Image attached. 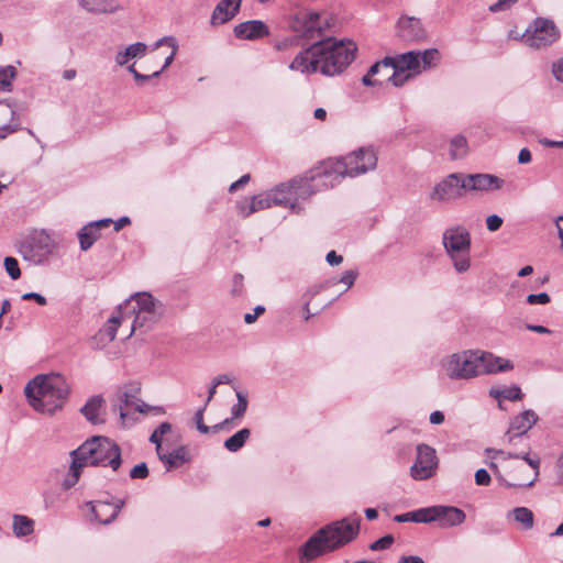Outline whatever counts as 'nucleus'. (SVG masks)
Masks as SVG:
<instances>
[{"mask_svg": "<svg viewBox=\"0 0 563 563\" xmlns=\"http://www.w3.org/2000/svg\"><path fill=\"white\" fill-rule=\"evenodd\" d=\"M139 393L140 387L137 385L125 386L119 390L114 406L120 412L122 423H125L132 412L143 413L150 410L151 407L139 398Z\"/></svg>", "mask_w": 563, "mask_h": 563, "instance_id": "obj_13", "label": "nucleus"}, {"mask_svg": "<svg viewBox=\"0 0 563 563\" xmlns=\"http://www.w3.org/2000/svg\"><path fill=\"white\" fill-rule=\"evenodd\" d=\"M327 262L331 265V266H334V265H339L343 262V257L339 254H336L335 251H331L327 254V257H325Z\"/></svg>", "mask_w": 563, "mask_h": 563, "instance_id": "obj_63", "label": "nucleus"}, {"mask_svg": "<svg viewBox=\"0 0 563 563\" xmlns=\"http://www.w3.org/2000/svg\"><path fill=\"white\" fill-rule=\"evenodd\" d=\"M13 66L0 67V90H8L11 87V80L15 76Z\"/></svg>", "mask_w": 563, "mask_h": 563, "instance_id": "obj_45", "label": "nucleus"}, {"mask_svg": "<svg viewBox=\"0 0 563 563\" xmlns=\"http://www.w3.org/2000/svg\"><path fill=\"white\" fill-rule=\"evenodd\" d=\"M531 159H532L531 152L527 147L521 148L519 152V155H518V163L519 164H529L531 162Z\"/></svg>", "mask_w": 563, "mask_h": 563, "instance_id": "obj_62", "label": "nucleus"}, {"mask_svg": "<svg viewBox=\"0 0 563 563\" xmlns=\"http://www.w3.org/2000/svg\"><path fill=\"white\" fill-rule=\"evenodd\" d=\"M82 467V463L80 462V459H77L76 456H71V464L69 468V474L64 479L63 486L64 488L68 489L77 484L80 477V473Z\"/></svg>", "mask_w": 563, "mask_h": 563, "instance_id": "obj_38", "label": "nucleus"}, {"mask_svg": "<svg viewBox=\"0 0 563 563\" xmlns=\"http://www.w3.org/2000/svg\"><path fill=\"white\" fill-rule=\"evenodd\" d=\"M70 385L60 374L37 375L24 387L29 405L37 412L53 416L60 411L70 395Z\"/></svg>", "mask_w": 563, "mask_h": 563, "instance_id": "obj_4", "label": "nucleus"}, {"mask_svg": "<svg viewBox=\"0 0 563 563\" xmlns=\"http://www.w3.org/2000/svg\"><path fill=\"white\" fill-rule=\"evenodd\" d=\"M467 141L463 135H455L450 142V156L459 159L467 154Z\"/></svg>", "mask_w": 563, "mask_h": 563, "instance_id": "obj_39", "label": "nucleus"}, {"mask_svg": "<svg viewBox=\"0 0 563 563\" xmlns=\"http://www.w3.org/2000/svg\"><path fill=\"white\" fill-rule=\"evenodd\" d=\"M250 437H251V430L247 428H243V429L239 430L236 433H234L233 435H231L230 438H228L224 441L223 445L229 452L235 453L244 446V444L250 439Z\"/></svg>", "mask_w": 563, "mask_h": 563, "instance_id": "obj_34", "label": "nucleus"}, {"mask_svg": "<svg viewBox=\"0 0 563 563\" xmlns=\"http://www.w3.org/2000/svg\"><path fill=\"white\" fill-rule=\"evenodd\" d=\"M518 0H497V2L489 5V11L500 12L508 10Z\"/></svg>", "mask_w": 563, "mask_h": 563, "instance_id": "obj_55", "label": "nucleus"}, {"mask_svg": "<svg viewBox=\"0 0 563 563\" xmlns=\"http://www.w3.org/2000/svg\"><path fill=\"white\" fill-rule=\"evenodd\" d=\"M489 396L497 400L505 399L516 401L522 399L523 394L519 386L512 385L504 388H490Z\"/></svg>", "mask_w": 563, "mask_h": 563, "instance_id": "obj_33", "label": "nucleus"}, {"mask_svg": "<svg viewBox=\"0 0 563 563\" xmlns=\"http://www.w3.org/2000/svg\"><path fill=\"white\" fill-rule=\"evenodd\" d=\"M128 321V318L123 310H118V314L112 316L104 328H102L98 334L97 338L100 342L103 344L110 343L115 339L118 327L122 323Z\"/></svg>", "mask_w": 563, "mask_h": 563, "instance_id": "obj_28", "label": "nucleus"}, {"mask_svg": "<svg viewBox=\"0 0 563 563\" xmlns=\"http://www.w3.org/2000/svg\"><path fill=\"white\" fill-rule=\"evenodd\" d=\"M271 207L272 205L268 199L267 191L260 194L257 196H253L249 201L242 200L236 203L238 213L243 218H247L252 213Z\"/></svg>", "mask_w": 563, "mask_h": 563, "instance_id": "obj_23", "label": "nucleus"}, {"mask_svg": "<svg viewBox=\"0 0 563 563\" xmlns=\"http://www.w3.org/2000/svg\"><path fill=\"white\" fill-rule=\"evenodd\" d=\"M150 441L155 444V450L157 455L161 454L164 451L163 448V438L159 437L157 433L153 431V433L150 437Z\"/></svg>", "mask_w": 563, "mask_h": 563, "instance_id": "obj_61", "label": "nucleus"}, {"mask_svg": "<svg viewBox=\"0 0 563 563\" xmlns=\"http://www.w3.org/2000/svg\"><path fill=\"white\" fill-rule=\"evenodd\" d=\"M203 413H205V408H199L195 413L194 420H195L198 431L206 434L210 431V427L205 424Z\"/></svg>", "mask_w": 563, "mask_h": 563, "instance_id": "obj_52", "label": "nucleus"}, {"mask_svg": "<svg viewBox=\"0 0 563 563\" xmlns=\"http://www.w3.org/2000/svg\"><path fill=\"white\" fill-rule=\"evenodd\" d=\"M22 300H34L40 306H46V298L37 292H25L22 295Z\"/></svg>", "mask_w": 563, "mask_h": 563, "instance_id": "obj_58", "label": "nucleus"}, {"mask_svg": "<svg viewBox=\"0 0 563 563\" xmlns=\"http://www.w3.org/2000/svg\"><path fill=\"white\" fill-rule=\"evenodd\" d=\"M21 128H20V124L16 122H11L9 124H4L2 126H0V140H4L9 134H12L16 131H19Z\"/></svg>", "mask_w": 563, "mask_h": 563, "instance_id": "obj_56", "label": "nucleus"}, {"mask_svg": "<svg viewBox=\"0 0 563 563\" xmlns=\"http://www.w3.org/2000/svg\"><path fill=\"white\" fill-rule=\"evenodd\" d=\"M235 395L238 402L232 407L231 415L232 419H241L247 410L249 400L247 396L241 390L235 389Z\"/></svg>", "mask_w": 563, "mask_h": 563, "instance_id": "obj_41", "label": "nucleus"}, {"mask_svg": "<svg viewBox=\"0 0 563 563\" xmlns=\"http://www.w3.org/2000/svg\"><path fill=\"white\" fill-rule=\"evenodd\" d=\"M552 74L559 82L563 84V58L552 63Z\"/></svg>", "mask_w": 563, "mask_h": 563, "instance_id": "obj_57", "label": "nucleus"}, {"mask_svg": "<svg viewBox=\"0 0 563 563\" xmlns=\"http://www.w3.org/2000/svg\"><path fill=\"white\" fill-rule=\"evenodd\" d=\"M394 521L396 522H416V510L415 511H409V512H406V514H401V515H396L394 517Z\"/></svg>", "mask_w": 563, "mask_h": 563, "instance_id": "obj_60", "label": "nucleus"}, {"mask_svg": "<svg viewBox=\"0 0 563 563\" xmlns=\"http://www.w3.org/2000/svg\"><path fill=\"white\" fill-rule=\"evenodd\" d=\"M104 399L100 395L90 397L80 409L84 417L92 424H99L104 421L102 417Z\"/></svg>", "mask_w": 563, "mask_h": 563, "instance_id": "obj_26", "label": "nucleus"}, {"mask_svg": "<svg viewBox=\"0 0 563 563\" xmlns=\"http://www.w3.org/2000/svg\"><path fill=\"white\" fill-rule=\"evenodd\" d=\"M89 505L91 506L93 518L102 525H109L118 517L124 501L118 499L115 503L97 501L95 504L89 503Z\"/></svg>", "mask_w": 563, "mask_h": 563, "instance_id": "obj_20", "label": "nucleus"}, {"mask_svg": "<svg viewBox=\"0 0 563 563\" xmlns=\"http://www.w3.org/2000/svg\"><path fill=\"white\" fill-rule=\"evenodd\" d=\"M317 181L311 180V172L301 179H294L288 184H280L267 191L272 206L288 207L292 212H299L298 198H307L319 190L314 188Z\"/></svg>", "mask_w": 563, "mask_h": 563, "instance_id": "obj_8", "label": "nucleus"}, {"mask_svg": "<svg viewBox=\"0 0 563 563\" xmlns=\"http://www.w3.org/2000/svg\"><path fill=\"white\" fill-rule=\"evenodd\" d=\"M419 59L421 71L427 70L438 64L440 59V54L435 48H429L423 52L419 51Z\"/></svg>", "mask_w": 563, "mask_h": 563, "instance_id": "obj_40", "label": "nucleus"}, {"mask_svg": "<svg viewBox=\"0 0 563 563\" xmlns=\"http://www.w3.org/2000/svg\"><path fill=\"white\" fill-rule=\"evenodd\" d=\"M437 506L420 508L416 510V522L430 523L437 522Z\"/></svg>", "mask_w": 563, "mask_h": 563, "instance_id": "obj_43", "label": "nucleus"}, {"mask_svg": "<svg viewBox=\"0 0 563 563\" xmlns=\"http://www.w3.org/2000/svg\"><path fill=\"white\" fill-rule=\"evenodd\" d=\"M393 64L407 73L412 71L413 75L421 73L419 51H410L401 54L397 58H394Z\"/></svg>", "mask_w": 563, "mask_h": 563, "instance_id": "obj_31", "label": "nucleus"}, {"mask_svg": "<svg viewBox=\"0 0 563 563\" xmlns=\"http://www.w3.org/2000/svg\"><path fill=\"white\" fill-rule=\"evenodd\" d=\"M393 63H394L393 57H385L380 62H376L368 69L369 76L379 75L382 71H386L387 74L390 73V70L394 67Z\"/></svg>", "mask_w": 563, "mask_h": 563, "instance_id": "obj_44", "label": "nucleus"}, {"mask_svg": "<svg viewBox=\"0 0 563 563\" xmlns=\"http://www.w3.org/2000/svg\"><path fill=\"white\" fill-rule=\"evenodd\" d=\"M466 190L494 191L499 190L504 180L492 174H470L464 176Z\"/></svg>", "mask_w": 563, "mask_h": 563, "instance_id": "obj_17", "label": "nucleus"}, {"mask_svg": "<svg viewBox=\"0 0 563 563\" xmlns=\"http://www.w3.org/2000/svg\"><path fill=\"white\" fill-rule=\"evenodd\" d=\"M71 456L80 459L84 466H109L118 471L121 466V449L106 437H92L71 451Z\"/></svg>", "mask_w": 563, "mask_h": 563, "instance_id": "obj_5", "label": "nucleus"}, {"mask_svg": "<svg viewBox=\"0 0 563 563\" xmlns=\"http://www.w3.org/2000/svg\"><path fill=\"white\" fill-rule=\"evenodd\" d=\"M242 0H221L211 16L212 24H223L230 21L239 11Z\"/></svg>", "mask_w": 563, "mask_h": 563, "instance_id": "obj_24", "label": "nucleus"}, {"mask_svg": "<svg viewBox=\"0 0 563 563\" xmlns=\"http://www.w3.org/2000/svg\"><path fill=\"white\" fill-rule=\"evenodd\" d=\"M250 179H251L250 174L243 175L240 179H238L236 181H234L230 185L229 191L234 192V191L239 190L240 188L245 186L250 181Z\"/></svg>", "mask_w": 563, "mask_h": 563, "instance_id": "obj_59", "label": "nucleus"}, {"mask_svg": "<svg viewBox=\"0 0 563 563\" xmlns=\"http://www.w3.org/2000/svg\"><path fill=\"white\" fill-rule=\"evenodd\" d=\"M34 530V521L23 515L13 516V532L16 537H26Z\"/></svg>", "mask_w": 563, "mask_h": 563, "instance_id": "obj_36", "label": "nucleus"}, {"mask_svg": "<svg viewBox=\"0 0 563 563\" xmlns=\"http://www.w3.org/2000/svg\"><path fill=\"white\" fill-rule=\"evenodd\" d=\"M485 454L490 460H495L497 457H500L503 460L519 457V453H510V452H505L503 450H495L492 448L486 449Z\"/></svg>", "mask_w": 563, "mask_h": 563, "instance_id": "obj_48", "label": "nucleus"}, {"mask_svg": "<svg viewBox=\"0 0 563 563\" xmlns=\"http://www.w3.org/2000/svg\"><path fill=\"white\" fill-rule=\"evenodd\" d=\"M439 467L435 449L421 443L417 445V456L410 467V476L415 481H427L433 477Z\"/></svg>", "mask_w": 563, "mask_h": 563, "instance_id": "obj_12", "label": "nucleus"}, {"mask_svg": "<svg viewBox=\"0 0 563 563\" xmlns=\"http://www.w3.org/2000/svg\"><path fill=\"white\" fill-rule=\"evenodd\" d=\"M317 12L302 16V35L312 43V51L318 56L320 73L324 76L341 74L355 58L356 45L352 41H336L321 37L322 27Z\"/></svg>", "mask_w": 563, "mask_h": 563, "instance_id": "obj_1", "label": "nucleus"}, {"mask_svg": "<svg viewBox=\"0 0 563 563\" xmlns=\"http://www.w3.org/2000/svg\"><path fill=\"white\" fill-rule=\"evenodd\" d=\"M394 543V537L391 534H386L383 538L374 541L369 549L372 551H380L388 549Z\"/></svg>", "mask_w": 563, "mask_h": 563, "instance_id": "obj_49", "label": "nucleus"}, {"mask_svg": "<svg viewBox=\"0 0 563 563\" xmlns=\"http://www.w3.org/2000/svg\"><path fill=\"white\" fill-rule=\"evenodd\" d=\"M79 5L93 14L113 13L120 9L115 0H77Z\"/></svg>", "mask_w": 563, "mask_h": 563, "instance_id": "obj_29", "label": "nucleus"}, {"mask_svg": "<svg viewBox=\"0 0 563 563\" xmlns=\"http://www.w3.org/2000/svg\"><path fill=\"white\" fill-rule=\"evenodd\" d=\"M289 69L307 75L320 71L318 56L312 51V44L292 59Z\"/></svg>", "mask_w": 563, "mask_h": 563, "instance_id": "obj_21", "label": "nucleus"}, {"mask_svg": "<svg viewBox=\"0 0 563 563\" xmlns=\"http://www.w3.org/2000/svg\"><path fill=\"white\" fill-rule=\"evenodd\" d=\"M16 252L33 265L45 263L54 250V241L45 230L33 229L14 243Z\"/></svg>", "mask_w": 563, "mask_h": 563, "instance_id": "obj_7", "label": "nucleus"}, {"mask_svg": "<svg viewBox=\"0 0 563 563\" xmlns=\"http://www.w3.org/2000/svg\"><path fill=\"white\" fill-rule=\"evenodd\" d=\"M128 320H131V331L126 338L139 328H151L157 322L163 313L162 303L156 301L152 295L139 292L131 296L123 305H120Z\"/></svg>", "mask_w": 563, "mask_h": 563, "instance_id": "obj_6", "label": "nucleus"}, {"mask_svg": "<svg viewBox=\"0 0 563 563\" xmlns=\"http://www.w3.org/2000/svg\"><path fill=\"white\" fill-rule=\"evenodd\" d=\"M518 459L523 460L528 464V466L532 468V475L528 477L521 476L520 478L514 482H505V485L507 487H531L539 476L540 459H532L529 456L528 453H519Z\"/></svg>", "mask_w": 563, "mask_h": 563, "instance_id": "obj_27", "label": "nucleus"}, {"mask_svg": "<svg viewBox=\"0 0 563 563\" xmlns=\"http://www.w3.org/2000/svg\"><path fill=\"white\" fill-rule=\"evenodd\" d=\"M3 265L7 274L13 279L16 280L21 277V269L19 267L18 260L12 256H7L3 261Z\"/></svg>", "mask_w": 563, "mask_h": 563, "instance_id": "obj_46", "label": "nucleus"}, {"mask_svg": "<svg viewBox=\"0 0 563 563\" xmlns=\"http://www.w3.org/2000/svg\"><path fill=\"white\" fill-rule=\"evenodd\" d=\"M477 360V350H465L443 358L441 366L451 379H471L478 376Z\"/></svg>", "mask_w": 563, "mask_h": 563, "instance_id": "obj_10", "label": "nucleus"}, {"mask_svg": "<svg viewBox=\"0 0 563 563\" xmlns=\"http://www.w3.org/2000/svg\"><path fill=\"white\" fill-rule=\"evenodd\" d=\"M442 244L457 273L471 267V234L463 227L449 228L443 232Z\"/></svg>", "mask_w": 563, "mask_h": 563, "instance_id": "obj_9", "label": "nucleus"}, {"mask_svg": "<svg viewBox=\"0 0 563 563\" xmlns=\"http://www.w3.org/2000/svg\"><path fill=\"white\" fill-rule=\"evenodd\" d=\"M147 51V45L143 42H136L124 49L119 51L115 55V63L118 66H125L129 64L131 59L142 58L145 56Z\"/></svg>", "mask_w": 563, "mask_h": 563, "instance_id": "obj_30", "label": "nucleus"}, {"mask_svg": "<svg viewBox=\"0 0 563 563\" xmlns=\"http://www.w3.org/2000/svg\"><path fill=\"white\" fill-rule=\"evenodd\" d=\"M437 522L441 528H451L460 526L465 521V512L453 506H437Z\"/></svg>", "mask_w": 563, "mask_h": 563, "instance_id": "obj_22", "label": "nucleus"}, {"mask_svg": "<svg viewBox=\"0 0 563 563\" xmlns=\"http://www.w3.org/2000/svg\"><path fill=\"white\" fill-rule=\"evenodd\" d=\"M234 35L241 40L255 41L268 36V26L261 20H250L234 26Z\"/></svg>", "mask_w": 563, "mask_h": 563, "instance_id": "obj_19", "label": "nucleus"}, {"mask_svg": "<svg viewBox=\"0 0 563 563\" xmlns=\"http://www.w3.org/2000/svg\"><path fill=\"white\" fill-rule=\"evenodd\" d=\"M147 476L148 468L145 463H140L130 471V477L133 479H143L146 478Z\"/></svg>", "mask_w": 563, "mask_h": 563, "instance_id": "obj_50", "label": "nucleus"}, {"mask_svg": "<svg viewBox=\"0 0 563 563\" xmlns=\"http://www.w3.org/2000/svg\"><path fill=\"white\" fill-rule=\"evenodd\" d=\"M478 376L484 374H496L508 372L514 368V364L506 358L482 350H477Z\"/></svg>", "mask_w": 563, "mask_h": 563, "instance_id": "obj_15", "label": "nucleus"}, {"mask_svg": "<svg viewBox=\"0 0 563 563\" xmlns=\"http://www.w3.org/2000/svg\"><path fill=\"white\" fill-rule=\"evenodd\" d=\"M463 190H466L464 175L453 173L434 186L430 198L445 202L462 197Z\"/></svg>", "mask_w": 563, "mask_h": 563, "instance_id": "obj_14", "label": "nucleus"}, {"mask_svg": "<svg viewBox=\"0 0 563 563\" xmlns=\"http://www.w3.org/2000/svg\"><path fill=\"white\" fill-rule=\"evenodd\" d=\"M77 236L79 240L80 250L86 252L98 239H100L101 234L100 231L89 222L79 230Z\"/></svg>", "mask_w": 563, "mask_h": 563, "instance_id": "obj_32", "label": "nucleus"}, {"mask_svg": "<svg viewBox=\"0 0 563 563\" xmlns=\"http://www.w3.org/2000/svg\"><path fill=\"white\" fill-rule=\"evenodd\" d=\"M490 475L485 468H479L475 473V483L479 486H487L490 484Z\"/></svg>", "mask_w": 563, "mask_h": 563, "instance_id": "obj_54", "label": "nucleus"}, {"mask_svg": "<svg viewBox=\"0 0 563 563\" xmlns=\"http://www.w3.org/2000/svg\"><path fill=\"white\" fill-rule=\"evenodd\" d=\"M357 277V273L355 271H346L339 279H330L327 282V286H334L339 283H342L346 286V289L351 288Z\"/></svg>", "mask_w": 563, "mask_h": 563, "instance_id": "obj_47", "label": "nucleus"}, {"mask_svg": "<svg viewBox=\"0 0 563 563\" xmlns=\"http://www.w3.org/2000/svg\"><path fill=\"white\" fill-rule=\"evenodd\" d=\"M360 522L361 517L354 515L323 526L300 548V561L309 562L352 542L360 532Z\"/></svg>", "mask_w": 563, "mask_h": 563, "instance_id": "obj_3", "label": "nucleus"}, {"mask_svg": "<svg viewBox=\"0 0 563 563\" xmlns=\"http://www.w3.org/2000/svg\"><path fill=\"white\" fill-rule=\"evenodd\" d=\"M526 43L532 48L547 47L560 37V32L553 21L544 18H537L526 30Z\"/></svg>", "mask_w": 563, "mask_h": 563, "instance_id": "obj_11", "label": "nucleus"}, {"mask_svg": "<svg viewBox=\"0 0 563 563\" xmlns=\"http://www.w3.org/2000/svg\"><path fill=\"white\" fill-rule=\"evenodd\" d=\"M377 155L373 147H361L344 157L329 159L311 170L314 188L324 190L334 187L343 177H356L376 168Z\"/></svg>", "mask_w": 563, "mask_h": 563, "instance_id": "obj_2", "label": "nucleus"}, {"mask_svg": "<svg viewBox=\"0 0 563 563\" xmlns=\"http://www.w3.org/2000/svg\"><path fill=\"white\" fill-rule=\"evenodd\" d=\"M538 415L531 410H523L510 421L505 439L510 443L516 437L526 434L538 421Z\"/></svg>", "mask_w": 563, "mask_h": 563, "instance_id": "obj_16", "label": "nucleus"}, {"mask_svg": "<svg viewBox=\"0 0 563 563\" xmlns=\"http://www.w3.org/2000/svg\"><path fill=\"white\" fill-rule=\"evenodd\" d=\"M411 77L412 75L410 73H407L395 65L390 73L387 74V80L390 81L395 87H401Z\"/></svg>", "mask_w": 563, "mask_h": 563, "instance_id": "obj_42", "label": "nucleus"}, {"mask_svg": "<svg viewBox=\"0 0 563 563\" xmlns=\"http://www.w3.org/2000/svg\"><path fill=\"white\" fill-rule=\"evenodd\" d=\"M186 449L180 446L169 453L163 451L157 456L167 466V470H170L186 461Z\"/></svg>", "mask_w": 563, "mask_h": 563, "instance_id": "obj_35", "label": "nucleus"}, {"mask_svg": "<svg viewBox=\"0 0 563 563\" xmlns=\"http://www.w3.org/2000/svg\"><path fill=\"white\" fill-rule=\"evenodd\" d=\"M509 522H514L516 528L522 531H529L534 526V515L528 507H515L506 515Z\"/></svg>", "mask_w": 563, "mask_h": 563, "instance_id": "obj_25", "label": "nucleus"}, {"mask_svg": "<svg viewBox=\"0 0 563 563\" xmlns=\"http://www.w3.org/2000/svg\"><path fill=\"white\" fill-rule=\"evenodd\" d=\"M398 563H424V561L417 555L401 556Z\"/></svg>", "mask_w": 563, "mask_h": 563, "instance_id": "obj_64", "label": "nucleus"}, {"mask_svg": "<svg viewBox=\"0 0 563 563\" xmlns=\"http://www.w3.org/2000/svg\"><path fill=\"white\" fill-rule=\"evenodd\" d=\"M503 222V218L499 217L498 214H490L486 219L487 230L490 232H495L500 229Z\"/></svg>", "mask_w": 563, "mask_h": 563, "instance_id": "obj_53", "label": "nucleus"}, {"mask_svg": "<svg viewBox=\"0 0 563 563\" xmlns=\"http://www.w3.org/2000/svg\"><path fill=\"white\" fill-rule=\"evenodd\" d=\"M397 34L404 41L418 42L426 37L424 29L419 19L402 16L397 23Z\"/></svg>", "mask_w": 563, "mask_h": 563, "instance_id": "obj_18", "label": "nucleus"}, {"mask_svg": "<svg viewBox=\"0 0 563 563\" xmlns=\"http://www.w3.org/2000/svg\"><path fill=\"white\" fill-rule=\"evenodd\" d=\"M163 45H167L172 48V52L170 54L165 58V62H164V65L163 67L159 69V70H165L167 67L170 66V64L174 62L175 59V56L177 54V51H178V43L176 41V38L174 36H164L159 40H157L154 45H153V49H157L158 47L163 46Z\"/></svg>", "mask_w": 563, "mask_h": 563, "instance_id": "obj_37", "label": "nucleus"}, {"mask_svg": "<svg viewBox=\"0 0 563 563\" xmlns=\"http://www.w3.org/2000/svg\"><path fill=\"white\" fill-rule=\"evenodd\" d=\"M526 300L529 305H547L551 299L547 292H540L528 295Z\"/></svg>", "mask_w": 563, "mask_h": 563, "instance_id": "obj_51", "label": "nucleus"}]
</instances>
